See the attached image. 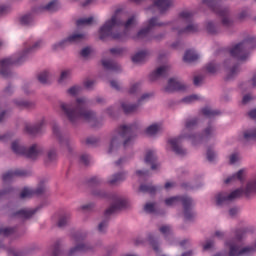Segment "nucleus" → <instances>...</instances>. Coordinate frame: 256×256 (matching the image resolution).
<instances>
[{
	"label": "nucleus",
	"instance_id": "obj_28",
	"mask_svg": "<svg viewBox=\"0 0 256 256\" xmlns=\"http://www.w3.org/2000/svg\"><path fill=\"white\" fill-rule=\"evenodd\" d=\"M199 59V54L193 50H187L184 54L183 61L185 63H195Z\"/></svg>",
	"mask_w": 256,
	"mask_h": 256
},
{
	"label": "nucleus",
	"instance_id": "obj_55",
	"mask_svg": "<svg viewBox=\"0 0 256 256\" xmlns=\"http://www.w3.org/2000/svg\"><path fill=\"white\" fill-rule=\"evenodd\" d=\"M206 71L208 73H216L217 72V65H215L214 63H210L206 66Z\"/></svg>",
	"mask_w": 256,
	"mask_h": 256
},
{
	"label": "nucleus",
	"instance_id": "obj_31",
	"mask_svg": "<svg viewBox=\"0 0 256 256\" xmlns=\"http://www.w3.org/2000/svg\"><path fill=\"white\" fill-rule=\"evenodd\" d=\"M51 256H63V252L61 250V240H57L55 244L50 248Z\"/></svg>",
	"mask_w": 256,
	"mask_h": 256
},
{
	"label": "nucleus",
	"instance_id": "obj_50",
	"mask_svg": "<svg viewBox=\"0 0 256 256\" xmlns=\"http://www.w3.org/2000/svg\"><path fill=\"white\" fill-rule=\"evenodd\" d=\"M160 233L167 237V235H171V226L164 225L160 227Z\"/></svg>",
	"mask_w": 256,
	"mask_h": 256
},
{
	"label": "nucleus",
	"instance_id": "obj_41",
	"mask_svg": "<svg viewBox=\"0 0 256 256\" xmlns=\"http://www.w3.org/2000/svg\"><path fill=\"white\" fill-rule=\"evenodd\" d=\"M15 233L14 228H0V237H9Z\"/></svg>",
	"mask_w": 256,
	"mask_h": 256
},
{
	"label": "nucleus",
	"instance_id": "obj_1",
	"mask_svg": "<svg viewBox=\"0 0 256 256\" xmlns=\"http://www.w3.org/2000/svg\"><path fill=\"white\" fill-rule=\"evenodd\" d=\"M137 25V16L133 15L126 22L119 19V11L107 20L104 25L99 30L100 39H107L111 37L112 39H125L127 37V31Z\"/></svg>",
	"mask_w": 256,
	"mask_h": 256
},
{
	"label": "nucleus",
	"instance_id": "obj_24",
	"mask_svg": "<svg viewBox=\"0 0 256 256\" xmlns=\"http://www.w3.org/2000/svg\"><path fill=\"white\" fill-rule=\"evenodd\" d=\"M39 211V208L35 209H21L14 213V217H19L20 219H31L32 216Z\"/></svg>",
	"mask_w": 256,
	"mask_h": 256
},
{
	"label": "nucleus",
	"instance_id": "obj_45",
	"mask_svg": "<svg viewBox=\"0 0 256 256\" xmlns=\"http://www.w3.org/2000/svg\"><path fill=\"white\" fill-rule=\"evenodd\" d=\"M206 29H207L208 33H210L211 35L217 34V26H215V24H213V22H208Z\"/></svg>",
	"mask_w": 256,
	"mask_h": 256
},
{
	"label": "nucleus",
	"instance_id": "obj_61",
	"mask_svg": "<svg viewBox=\"0 0 256 256\" xmlns=\"http://www.w3.org/2000/svg\"><path fill=\"white\" fill-rule=\"evenodd\" d=\"M95 85V81H93V80H86L85 82H84V87L86 88V89H93V86Z\"/></svg>",
	"mask_w": 256,
	"mask_h": 256
},
{
	"label": "nucleus",
	"instance_id": "obj_58",
	"mask_svg": "<svg viewBox=\"0 0 256 256\" xmlns=\"http://www.w3.org/2000/svg\"><path fill=\"white\" fill-rule=\"evenodd\" d=\"M239 161V154L234 153L230 155V165H233Z\"/></svg>",
	"mask_w": 256,
	"mask_h": 256
},
{
	"label": "nucleus",
	"instance_id": "obj_52",
	"mask_svg": "<svg viewBox=\"0 0 256 256\" xmlns=\"http://www.w3.org/2000/svg\"><path fill=\"white\" fill-rule=\"evenodd\" d=\"M215 157H217V154H215V152L213 150H211V148L207 149V159L210 162L215 161Z\"/></svg>",
	"mask_w": 256,
	"mask_h": 256
},
{
	"label": "nucleus",
	"instance_id": "obj_18",
	"mask_svg": "<svg viewBox=\"0 0 256 256\" xmlns=\"http://www.w3.org/2000/svg\"><path fill=\"white\" fill-rule=\"evenodd\" d=\"M29 172L23 169H16V170H10L6 172L3 176V182L9 183L10 181H13L16 177H28Z\"/></svg>",
	"mask_w": 256,
	"mask_h": 256
},
{
	"label": "nucleus",
	"instance_id": "obj_39",
	"mask_svg": "<svg viewBox=\"0 0 256 256\" xmlns=\"http://www.w3.org/2000/svg\"><path fill=\"white\" fill-rule=\"evenodd\" d=\"M44 9L46 11H57L59 9V4L57 3L56 0L51 1L50 3H48Z\"/></svg>",
	"mask_w": 256,
	"mask_h": 256
},
{
	"label": "nucleus",
	"instance_id": "obj_8",
	"mask_svg": "<svg viewBox=\"0 0 256 256\" xmlns=\"http://www.w3.org/2000/svg\"><path fill=\"white\" fill-rule=\"evenodd\" d=\"M179 202H182L184 209V218L186 221H191L195 217V212H193V199L188 196H174L165 200V205L171 207L177 205Z\"/></svg>",
	"mask_w": 256,
	"mask_h": 256
},
{
	"label": "nucleus",
	"instance_id": "obj_32",
	"mask_svg": "<svg viewBox=\"0 0 256 256\" xmlns=\"http://www.w3.org/2000/svg\"><path fill=\"white\" fill-rule=\"evenodd\" d=\"M14 103L19 109H33L35 107V103L25 100H15Z\"/></svg>",
	"mask_w": 256,
	"mask_h": 256
},
{
	"label": "nucleus",
	"instance_id": "obj_5",
	"mask_svg": "<svg viewBox=\"0 0 256 256\" xmlns=\"http://www.w3.org/2000/svg\"><path fill=\"white\" fill-rule=\"evenodd\" d=\"M95 195H97L98 197H108L113 201L112 205L104 213L106 219L98 225L99 233H105V231L107 230V225H109V216L115 215V213H118V211H122V209H125V207H127V200L122 199L117 195H111L105 192H96Z\"/></svg>",
	"mask_w": 256,
	"mask_h": 256
},
{
	"label": "nucleus",
	"instance_id": "obj_43",
	"mask_svg": "<svg viewBox=\"0 0 256 256\" xmlns=\"http://www.w3.org/2000/svg\"><path fill=\"white\" fill-rule=\"evenodd\" d=\"M31 21H33V16H31V14L24 15L20 18V23L22 25H31Z\"/></svg>",
	"mask_w": 256,
	"mask_h": 256
},
{
	"label": "nucleus",
	"instance_id": "obj_4",
	"mask_svg": "<svg viewBox=\"0 0 256 256\" xmlns=\"http://www.w3.org/2000/svg\"><path fill=\"white\" fill-rule=\"evenodd\" d=\"M133 139H135V125H122L118 127L116 135L111 139L108 153H115L119 149L121 141H123V147H129V145L133 144Z\"/></svg>",
	"mask_w": 256,
	"mask_h": 256
},
{
	"label": "nucleus",
	"instance_id": "obj_38",
	"mask_svg": "<svg viewBox=\"0 0 256 256\" xmlns=\"http://www.w3.org/2000/svg\"><path fill=\"white\" fill-rule=\"evenodd\" d=\"M93 23V17L81 18L76 21L77 27H81V25H91Z\"/></svg>",
	"mask_w": 256,
	"mask_h": 256
},
{
	"label": "nucleus",
	"instance_id": "obj_14",
	"mask_svg": "<svg viewBox=\"0 0 256 256\" xmlns=\"http://www.w3.org/2000/svg\"><path fill=\"white\" fill-rule=\"evenodd\" d=\"M167 24L163 22H159V18L157 17H152L150 20L147 22V26L143 29H141L135 39H143L144 37H147L149 35V32L154 28V27H163Z\"/></svg>",
	"mask_w": 256,
	"mask_h": 256
},
{
	"label": "nucleus",
	"instance_id": "obj_29",
	"mask_svg": "<svg viewBox=\"0 0 256 256\" xmlns=\"http://www.w3.org/2000/svg\"><path fill=\"white\" fill-rule=\"evenodd\" d=\"M244 177H245V170L241 169L236 174L228 177L225 180V183L229 184V183H233V181H244Z\"/></svg>",
	"mask_w": 256,
	"mask_h": 256
},
{
	"label": "nucleus",
	"instance_id": "obj_56",
	"mask_svg": "<svg viewBox=\"0 0 256 256\" xmlns=\"http://www.w3.org/2000/svg\"><path fill=\"white\" fill-rule=\"evenodd\" d=\"M80 161L81 163H83L84 165H88L89 164V161H91V157L87 154H83L81 157H80Z\"/></svg>",
	"mask_w": 256,
	"mask_h": 256
},
{
	"label": "nucleus",
	"instance_id": "obj_53",
	"mask_svg": "<svg viewBox=\"0 0 256 256\" xmlns=\"http://www.w3.org/2000/svg\"><path fill=\"white\" fill-rule=\"evenodd\" d=\"M149 242L152 245L154 251H156V253H159V245L157 244V242H155V238L153 237V235L149 236Z\"/></svg>",
	"mask_w": 256,
	"mask_h": 256
},
{
	"label": "nucleus",
	"instance_id": "obj_11",
	"mask_svg": "<svg viewBox=\"0 0 256 256\" xmlns=\"http://www.w3.org/2000/svg\"><path fill=\"white\" fill-rule=\"evenodd\" d=\"M253 47H255V39L244 40L230 50V55L238 61H245L249 57V49Z\"/></svg>",
	"mask_w": 256,
	"mask_h": 256
},
{
	"label": "nucleus",
	"instance_id": "obj_12",
	"mask_svg": "<svg viewBox=\"0 0 256 256\" xmlns=\"http://www.w3.org/2000/svg\"><path fill=\"white\" fill-rule=\"evenodd\" d=\"M221 0H203V4L207 5L209 9L214 11L218 17H222V25L224 27L231 26V20L229 19V9L223 8L219 5Z\"/></svg>",
	"mask_w": 256,
	"mask_h": 256
},
{
	"label": "nucleus",
	"instance_id": "obj_48",
	"mask_svg": "<svg viewBox=\"0 0 256 256\" xmlns=\"http://www.w3.org/2000/svg\"><path fill=\"white\" fill-rule=\"evenodd\" d=\"M69 223V216L65 215L59 218L58 227H65Z\"/></svg>",
	"mask_w": 256,
	"mask_h": 256
},
{
	"label": "nucleus",
	"instance_id": "obj_34",
	"mask_svg": "<svg viewBox=\"0 0 256 256\" xmlns=\"http://www.w3.org/2000/svg\"><path fill=\"white\" fill-rule=\"evenodd\" d=\"M49 71H43L40 74H38V81L39 83H42V85H47L49 83L50 79Z\"/></svg>",
	"mask_w": 256,
	"mask_h": 256
},
{
	"label": "nucleus",
	"instance_id": "obj_40",
	"mask_svg": "<svg viewBox=\"0 0 256 256\" xmlns=\"http://www.w3.org/2000/svg\"><path fill=\"white\" fill-rule=\"evenodd\" d=\"M158 132H159V125L157 124H152L146 129L147 135H157Z\"/></svg>",
	"mask_w": 256,
	"mask_h": 256
},
{
	"label": "nucleus",
	"instance_id": "obj_13",
	"mask_svg": "<svg viewBox=\"0 0 256 256\" xmlns=\"http://www.w3.org/2000/svg\"><path fill=\"white\" fill-rule=\"evenodd\" d=\"M243 195L242 189H236L232 191L230 194L227 192H220L216 195V203L217 205H227V203H231V201H235V199H239Z\"/></svg>",
	"mask_w": 256,
	"mask_h": 256
},
{
	"label": "nucleus",
	"instance_id": "obj_51",
	"mask_svg": "<svg viewBox=\"0 0 256 256\" xmlns=\"http://www.w3.org/2000/svg\"><path fill=\"white\" fill-rule=\"evenodd\" d=\"M144 211L146 213H155V204L154 203H147L144 206Z\"/></svg>",
	"mask_w": 256,
	"mask_h": 256
},
{
	"label": "nucleus",
	"instance_id": "obj_20",
	"mask_svg": "<svg viewBox=\"0 0 256 256\" xmlns=\"http://www.w3.org/2000/svg\"><path fill=\"white\" fill-rule=\"evenodd\" d=\"M151 97V94H144L141 96V98L138 100V104H127L122 103V109L126 115H129L130 113H135L137 109L139 108L140 103H143L146 99H149Z\"/></svg>",
	"mask_w": 256,
	"mask_h": 256
},
{
	"label": "nucleus",
	"instance_id": "obj_26",
	"mask_svg": "<svg viewBox=\"0 0 256 256\" xmlns=\"http://www.w3.org/2000/svg\"><path fill=\"white\" fill-rule=\"evenodd\" d=\"M52 131H53V134L57 137L60 145H65L67 149H69V139L64 138L63 135H61V132L59 131V126H57V124H55L52 127Z\"/></svg>",
	"mask_w": 256,
	"mask_h": 256
},
{
	"label": "nucleus",
	"instance_id": "obj_2",
	"mask_svg": "<svg viewBox=\"0 0 256 256\" xmlns=\"http://www.w3.org/2000/svg\"><path fill=\"white\" fill-rule=\"evenodd\" d=\"M89 100L85 97L76 99L75 105L68 103H61L60 109L62 113L70 120L71 123L83 119V121H95V112L87 109Z\"/></svg>",
	"mask_w": 256,
	"mask_h": 256
},
{
	"label": "nucleus",
	"instance_id": "obj_21",
	"mask_svg": "<svg viewBox=\"0 0 256 256\" xmlns=\"http://www.w3.org/2000/svg\"><path fill=\"white\" fill-rule=\"evenodd\" d=\"M145 163L147 165H151L152 171L159 169V164H157V155L153 150H148L146 152Z\"/></svg>",
	"mask_w": 256,
	"mask_h": 256
},
{
	"label": "nucleus",
	"instance_id": "obj_49",
	"mask_svg": "<svg viewBox=\"0 0 256 256\" xmlns=\"http://www.w3.org/2000/svg\"><path fill=\"white\" fill-rule=\"evenodd\" d=\"M199 96L197 95H190L182 99L183 103H193L195 101H198Z\"/></svg>",
	"mask_w": 256,
	"mask_h": 256
},
{
	"label": "nucleus",
	"instance_id": "obj_15",
	"mask_svg": "<svg viewBox=\"0 0 256 256\" xmlns=\"http://www.w3.org/2000/svg\"><path fill=\"white\" fill-rule=\"evenodd\" d=\"M85 39V34H72L67 39L62 40L58 44L53 45V49H63V47H66V45H69L71 43H81Z\"/></svg>",
	"mask_w": 256,
	"mask_h": 256
},
{
	"label": "nucleus",
	"instance_id": "obj_36",
	"mask_svg": "<svg viewBox=\"0 0 256 256\" xmlns=\"http://www.w3.org/2000/svg\"><path fill=\"white\" fill-rule=\"evenodd\" d=\"M244 139H246V141H254L256 139V129L245 131Z\"/></svg>",
	"mask_w": 256,
	"mask_h": 256
},
{
	"label": "nucleus",
	"instance_id": "obj_17",
	"mask_svg": "<svg viewBox=\"0 0 256 256\" xmlns=\"http://www.w3.org/2000/svg\"><path fill=\"white\" fill-rule=\"evenodd\" d=\"M46 189L47 188L43 184H40L36 190L24 188L20 193V199H31L34 195H43Z\"/></svg>",
	"mask_w": 256,
	"mask_h": 256
},
{
	"label": "nucleus",
	"instance_id": "obj_3",
	"mask_svg": "<svg viewBox=\"0 0 256 256\" xmlns=\"http://www.w3.org/2000/svg\"><path fill=\"white\" fill-rule=\"evenodd\" d=\"M24 47V51L19 56H12L0 61V74L2 75V77H10L11 70L9 69L11 68V66L21 65V63H24L29 53H34V51H37L38 49H41V47H43V41L39 40L35 42L32 46H29L28 43H25Z\"/></svg>",
	"mask_w": 256,
	"mask_h": 256
},
{
	"label": "nucleus",
	"instance_id": "obj_6",
	"mask_svg": "<svg viewBox=\"0 0 256 256\" xmlns=\"http://www.w3.org/2000/svg\"><path fill=\"white\" fill-rule=\"evenodd\" d=\"M215 135V127L213 125L209 124L208 127L204 130L203 134L201 136L197 135H190V136H179L178 138H172L168 141L169 145H171L172 150L176 155H185L187 151L181 146V139L186 138V139H198L199 141H204L205 139H211Z\"/></svg>",
	"mask_w": 256,
	"mask_h": 256
},
{
	"label": "nucleus",
	"instance_id": "obj_37",
	"mask_svg": "<svg viewBox=\"0 0 256 256\" xmlns=\"http://www.w3.org/2000/svg\"><path fill=\"white\" fill-rule=\"evenodd\" d=\"M237 73H239V65H235L228 70L226 79L227 80L233 79L235 77V75H237Z\"/></svg>",
	"mask_w": 256,
	"mask_h": 256
},
{
	"label": "nucleus",
	"instance_id": "obj_16",
	"mask_svg": "<svg viewBox=\"0 0 256 256\" xmlns=\"http://www.w3.org/2000/svg\"><path fill=\"white\" fill-rule=\"evenodd\" d=\"M173 5L171 0H154L153 5L148 8V11L155 13V9H158L159 13H165Z\"/></svg>",
	"mask_w": 256,
	"mask_h": 256
},
{
	"label": "nucleus",
	"instance_id": "obj_7",
	"mask_svg": "<svg viewBox=\"0 0 256 256\" xmlns=\"http://www.w3.org/2000/svg\"><path fill=\"white\" fill-rule=\"evenodd\" d=\"M180 27L174 28L178 31V35H183L187 33H197L199 31V25L193 23V12L183 11L179 14L177 20Z\"/></svg>",
	"mask_w": 256,
	"mask_h": 256
},
{
	"label": "nucleus",
	"instance_id": "obj_62",
	"mask_svg": "<svg viewBox=\"0 0 256 256\" xmlns=\"http://www.w3.org/2000/svg\"><path fill=\"white\" fill-rule=\"evenodd\" d=\"M110 53L112 55H121V53H123V50L122 48H111Z\"/></svg>",
	"mask_w": 256,
	"mask_h": 256
},
{
	"label": "nucleus",
	"instance_id": "obj_63",
	"mask_svg": "<svg viewBox=\"0 0 256 256\" xmlns=\"http://www.w3.org/2000/svg\"><path fill=\"white\" fill-rule=\"evenodd\" d=\"M202 82H203V77L202 76H195L194 77V85H196V87H199V85H201Z\"/></svg>",
	"mask_w": 256,
	"mask_h": 256
},
{
	"label": "nucleus",
	"instance_id": "obj_64",
	"mask_svg": "<svg viewBox=\"0 0 256 256\" xmlns=\"http://www.w3.org/2000/svg\"><path fill=\"white\" fill-rule=\"evenodd\" d=\"M81 211H91V209H93V204H86L81 206Z\"/></svg>",
	"mask_w": 256,
	"mask_h": 256
},
{
	"label": "nucleus",
	"instance_id": "obj_59",
	"mask_svg": "<svg viewBox=\"0 0 256 256\" xmlns=\"http://www.w3.org/2000/svg\"><path fill=\"white\" fill-rule=\"evenodd\" d=\"M98 141L99 140L95 137H89L86 139V144L87 145H97Z\"/></svg>",
	"mask_w": 256,
	"mask_h": 256
},
{
	"label": "nucleus",
	"instance_id": "obj_60",
	"mask_svg": "<svg viewBox=\"0 0 256 256\" xmlns=\"http://www.w3.org/2000/svg\"><path fill=\"white\" fill-rule=\"evenodd\" d=\"M90 54H91V48H89V47L82 49L80 52V55L82 57H89Z\"/></svg>",
	"mask_w": 256,
	"mask_h": 256
},
{
	"label": "nucleus",
	"instance_id": "obj_44",
	"mask_svg": "<svg viewBox=\"0 0 256 256\" xmlns=\"http://www.w3.org/2000/svg\"><path fill=\"white\" fill-rule=\"evenodd\" d=\"M67 93L75 97V95H79V93H81V86H72L68 89Z\"/></svg>",
	"mask_w": 256,
	"mask_h": 256
},
{
	"label": "nucleus",
	"instance_id": "obj_54",
	"mask_svg": "<svg viewBox=\"0 0 256 256\" xmlns=\"http://www.w3.org/2000/svg\"><path fill=\"white\" fill-rule=\"evenodd\" d=\"M8 255L12 256H24L25 254L23 252H17L14 248H7Z\"/></svg>",
	"mask_w": 256,
	"mask_h": 256
},
{
	"label": "nucleus",
	"instance_id": "obj_30",
	"mask_svg": "<svg viewBox=\"0 0 256 256\" xmlns=\"http://www.w3.org/2000/svg\"><path fill=\"white\" fill-rule=\"evenodd\" d=\"M127 179L126 173H118L111 177L110 180H108L109 185H117L118 183H121Z\"/></svg>",
	"mask_w": 256,
	"mask_h": 256
},
{
	"label": "nucleus",
	"instance_id": "obj_47",
	"mask_svg": "<svg viewBox=\"0 0 256 256\" xmlns=\"http://www.w3.org/2000/svg\"><path fill=\"white\" fill-rule=\"evenodd\" d=\"M57 159V152L55 150H50L48 152V158L46 163H52V161H55Z\"/></svg>",
	"mask_w": 256,
	"mask_h": 256
},
{
	"label": "nucleus",
	"instance_id": "obj_9",
	"mask_svg": "<svg viewBox=\"0 0 256 256\" xmlns=\"http://www.w3.org/2000/svg\"><path fill=\"white\" fill-rule=\"evenodd\" d=\"M86 238L87 234L83 232H77L73 235L76 246L70 249L68 256H79L81 253H91L95 251V247L89 243H85Z\"/></svg>",
	"mask_w": 256,
	"mask_h": 256
},
{
	"label": "nucleus",
	"instance_id": "obj_10",
	"mask_svg": "<svg viewBox=\"0 0 256 256\" xmlns=\"http://www.w3.org/2000/svg\"><path fill=\"white\" fill-rule=\"evenodd\" d=\"M11 149L15 155H23L24 157H27V159H37V157L43 155V147L40 145L33 144L27 149L17 140L12 142Z\"/></svg>",
	"mask_w": 256,
	"mask_h": 256
},
{
	"label": "nucleus",
	"instance_id": "obj_27",
	"mask_svg": "<svg viewBox=\"0 0 256 256\" xmlns=\"http://www.w3.org/2000/svg\"><path fill=\"white\" fill-rule=\"evenodd\" d=\"M148 57H149V52H147L146 50H143L136 53L134 56H132V61L133 63H145Z\"/></svg>",
	"mask_w": 256,
	"mask_h": 256
},
{
	"label": "nucleus",
	"instance_id": "obj_25",
	"mask_svg": "<svg viewBox=\"0 0 256 256\" xmlns=\"http://www.w3.org/2000/svg\"><path fill=\"white\" fill-rule=\"evenodd\" d=\"M102 67L106 69V71H121V66L113 61V60H102Z\"/></svg>",
	"mask_w": 256,
	"mask_h": 256
},
{
	"label": "nucleus",
	"instance_id": "obj_19",
	"mask_svg": "<svg viewBox=\"0 0 256 256\" xmlns=\"http://www.w3.org/2000/svg\"><path fill=\"white\" fill-rule=\"evenodd\" d=\"M187 87L181 81L175 78H170L168 85L165 87L166 93H173L174 91H185Z\"/></svg>",
	"mask_w": 256,
	"mask_h": 256
},
{
	"label": "nucleus",
	"instance_id": "obj_35",
	"mask_svg": "<svg viewBox=\"0 0 256 256\" xmlns=\"http://www.w3.org/2000/svg\"><path fill=\"white\" fill-rule=\"evenodd\" d=\"M202 114L204 115V117L211 118V117H215V115H220L221 112L218 110H213L209 107H205L202 109Z\"/></svg>",
	"mask_w": 256,
	"mask_h": 256
},
{
	"label": "nucleus",
	"instance_id": "obj_22",
	"mask_svg": "<svg viewBox=\"0 0 256 256\" xmlns=\"http://www.w3.org/2000/svg\"><path fill=\"white\" fill-rule=\"evenodd\" d=\"M45 127V120H41L38 124L31 125L27 124L25 127L26 133L29 135H37L43 131V128Z\"/></svg>",
	"mask_w": 256,
	"mask_h": 256
},
{
	"label": "nucleus",
	"instance_id": "obj_23",
	"mask_svg": "<svg viewBox=\"0 0 256 256\" xmlns=\"http://www.w3.org/2000/svg\"><path fill=\"white\" fill-rule=\"evenodd\" d=\"M169 75V66H161L150 74V81H157L159 77H167Z\"/></svg>",
	"mask_w": 256,
	"mask_h": 256
},
{
	"label": "nucleus",
	"instance_id": "obj_46",
	"mask_svg": "<svg viewBox=\"0 0 256 256\" xmlns=\"http://www.w3.org/2000/svg\"><path fill=\"white\" fill-rule=\"evenodd\" d=\"M69 77H71V71L69 70L62 71L59 78V83H63V81H66V79H69Z\"/></svg>",
	"mask_w": 256,
	"mask_h": 256
},
{
	"label": "nucleus",
	"instance_id": "obj_57",
	"mask_svg": "<svg viewBox=\"0 0 256 256\" xmlns=\"http://www.w3.org/2000/svg\"><path fill=\"white\" fill-rule=\"evenodd\" d=\"M139 87H141V84H139V83L132 85L129 89L130 95H135V93H137V90L139 89Z\"/></svg>",
	"mask_w": 256,
	"mask_h": 256
},
{
	"label": "nucleus",
	"instance_id": "obj_42",
	"mask_svg": "<svg viewBox=\"0 0 256 256\" xmlns=\"http://www.w3.org/2000/svg\"><path fill=\"white\" fill-rule=\"evenodd\" d=\"M185 127L187 131H191V129H195V127H197V118L187 120Z\"/></svg>",
	"mask_w": 256,
	"mask_h": 256
},
{
	"label": "nucleus",
	"instance_id": "obj_33",
	"mask_svg": "<svg viewBox=\"0 0 256 256\" xmlns=\"http://www.w3.org/2000/svg\"><path fill=\"white\" fill-rule=\"evenodd\" d=\"M139 190L141 191V193H149L150 195H155L157 188L155 186L142 184Z\"/></svg>",
	"mask_w": 256,
	"mask_h": 256
}]
</instances>
